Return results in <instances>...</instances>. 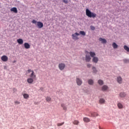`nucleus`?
Listing matches in <instances>:
<instances>
[{
  "label": "nucleus",
  "mask_w": 129,
  "mask_h": 129,
  "mask_svg": "<svg viewBox=\"0 0 129 129\" xmlns=\"http://www.w3.org/2000/svg\"><path fill=\"white\" fill-rule=\"evenodd\" d=\"M86 15L89 18H93V19L96 18V14L91 12L89 9L86 10Z\"/></svg>",
  "instance_id": "nucleus-1"
},
{
  "label": "nucleus",
  "mask_w": 129,
  "mask_h": 129,
  "mask_svg": "<svg viewBox=\"0 0 129 129\" xmlns=\"http://www.w3.org/2000/svg\"><path fill=\"white\" fill-rule=\"evenodd\" d=\"M80 34L77 32H76L74 34H73L72 35V38L73 40H78L79 38H78V36H79Z\"/></svg>",
  "instance_id": "nucleus-2"
},
{
  "label": "nucleus",
  "mask_w": 129,
  "mask_h": 129,
  "mask_svg": "<svg viewBox=\"0 0 129 129\" xmlns=\"http://www.w3.org/2000/svg\"><path fill=\"white\" fill-rule=\"evenodd\" d=\"M66 67V66L65 65V63H60L58 64V68L61 71L64 70Z\"/></svg>",
  "instance_id": "nucleus-3"
},
{
  "label": "nucleus",
  "mask_w": 129,
  "mask_h": 129,
  "mask_svg": "<svg viewBox=\"0 0 129 129\" xmlns=\"http://www.w3.org/2000/svg\"><path fill=\"white\" fill-rule=\"evenodd\" d=\"M37 25L38 29H41V28H43V27H44V24H43V23L40 21L37 22Z\"/></svg>",
  "instance_id": "nucleus-4"
},
{
  "label": "nucleus",
  "mask_w": 129,
  "mask_h": 129,
  "mask_svg": "<svg viewBox=\"0 0 129 129\" xmlns=\"http://www.w3.org/2000/svg\"><path fill=\"white\" fill-rule=\"evenodd\" d=\"M76 82H77V85H78L79 86H80V85L82 84V80H81V79L78 78H77L76 79Z\"/></svg>",
  "instance_id": "nucleus-5"
},
{
  "label": "nucleus",
  "mask_w": 129,
  "mask_h": 129,
  "mask_svg": "<svg viewBox=\"0 0 129 129\" xmlns=\"http://www.w3.org/2000/svg\"><path fill=\"white\" fill-rule=\"evenodd\" d=\"M1 60H2L3 62H7V61L9 60V58L7 56V55H3L1 57Z\"/></svg>",
  "instance_id": "nucleus-6"
},
{
  "label": "nucleus",
  "mask_w": 129,
  "mask_h": 129,
  "mask_svg": "<svg viewBox=\"0 0 129 129\" xmlns=\"http://www.w3.org/2000/svg\"><path fill=\"white\" fill-rule=\"evenodd\" d=\"M29 76L31 77V78H33V79H36V76L34 71H32V73Z\"/></svg>",
  "instance_id": "nucleus-7"
},
{
  "label": "nucleus",
  "mask_w": 129,
  "mask_h": 129,
  "mask_svg": "<svg viewBox=\"0 0 129 129\" xmlns=\"http://www.w3.org/2000/svg\"><path fill=\"white\" fill-rule=\"evenodd\" d=\"M34 79H33V78H29L27 79V81L29 84H32V83L34 82Z\"/></svg>",
  "instance_id": "nucleus-8"
},
{
  "label": "nucleus",
  "mask_w": 129,
  "mask_h": 129,
  "mask_svg": "<svg viewBox=\"0 0 129 129\" xmlns=\"http://www.w3.org/2000/svg\"><path fill=\"white\" fill-rule=\"evenodd\" d=\"M117 106L119 109H122V108H123V105L120 102L117 103Z\"/></svg>",
  "instance_id": "nucleus-9"
},
{
  "label": "nucleus",
  "mask_w": 129,
  "mask_h": 129,
  "mask_svg": "<svg viewBox=\"0 0 129 129\" xmlns=\"http://www.w3.org/2000/svg\"><path fill=\"white\" fill-rule=\"evenodd\" d=\"M99 41H100V42H101V43L102 44H106V43H107L106 39H105L104 38H100L99 39Z\"/></svg>",
  "instance_id": "nucleus-10"
},
{
  "label": "nucleus",
  "mask_w": 129,
  "mask_h": 129,
  "mask_svg": "<svg viewBox=\"0 0 129 129\" xmlns=\"http://www.w3.org/2000/svg\"><path fill=\"white\" fill-rule=\"evenodd\" d=\"M117 82L119 84H121L122 83V78H121L120 77H118L117 78Z\"/></svg>",
  "instance_id": "nucleus-11"
},
{
  "label": "nucleus",
  "mask_w": 129,
  "mask_h": 129,
  "mask_svg": "<svg viewBox=\"0 0 129 129\" xmlns=\"http://www.w3.org/2000/svg\"><path fill=\"white\" fill-rule=\"evenodd\" d=\"M11 12H13L15 14H18V9L16 7H13L11 9Z\"/></svg>",
  "instance_id": "nucleus-12"
},
{
  "label": "nucleus",
  "mask_w": 129,
  "mask_h": 129,
  "mask_svg": "<svg viewBox=\"0 0 129 129\" xmlns=\"http://www.w3.org/2000/svg\"><path fill=\"white\" fill-rule=\"evenodd\" d=\"M85 60L86 62H89L90 60H91V57H90V55L86 54Z\"/></svg>",
  "instance_id": "nucleus-13"
},
{
  "label": "nucleus",
  "mask_w": 129,
  "mask_h": 129,
  "mask_svg": "<svg viewBox=\"0 0 129 129\" xmlns=\"http://www.w3.org/2000/svg\"><path fill=\"white\" fill-rule=\"evenodd\" d=\"M92 61L94 62V63H97V62H98V57L94 56L92 58Z\"/></svg>",
  "instance_id": "nucleus-14"
},
{
  "label": "nucleus",
  "mask_w": 129,
  "mask_h": 129,
  "mask_svg": "<svg viewBox=\"0 0 129 129\" xmlns=\"http://www.w3.org/2000/svg\"><path fill=\"white\" fill-rule=\"evenodd\" d=\"M17 43H18V44H19L20 45H23V44L24 43V40H23V39L21 38H19L17 39Z\"/></svg>",
  "instance_id": "nucleus-15"
},
{
  "label": "nucleus",
  "mask_w": 129,
  "mask_h": 129,
  "mask_svg": "<svg viewBox=\"0 0 129 129\" xmlns=\"http://www.w3.org/2000/svg\"><path fill=\"white\" fill-rule=\"evenodd\" d=\"M31 47V45H30V44L27 42H25L24 43V48H25V49H30Z\"/></svg>",
  "instance_id": "nucleus-16"
},
{
  "label": "nucleus",
  "mask_w": 129,
  "mask_h": 129,
  "mask_svg": "<svg viewBox=\"0 0 129 129\" xmlns=\"http://www.w3.org/2000/svg\"><path fill=\"white\" fill-rule=\"evenodd\" d=\"M99 102L100 104H104L105 103V100L103 98L100 99Z\"/></svg>",
  "instance_id": "nucleus-17"
},
{
  "label": "nucleus",
  "mask_w": 129,
  "mask_h": 129,
  "mask_svg": "<svg viewBox=\"0 0 129 129\" xmlns=\"http://www.w3.org/2000/svg\"><path fill=\"white\" fill-rule=\"evenodd\" d=\"M107 89H108V87L106 85H104L103 87H102V91H106Z\"/></svg>",
  "instance_id": "nucleus-18"
},
{
  "label": "nucleus",
  "mask_w": 129,
  "mask_h": 129,
  "mask_svg": "<svg viewBox=\"0 0 129 129\" xmlns=\"http://www.w3.org/2000/svg\"><path fill=\"white\" fill-rule=\"evenodd\" d=\"M119 96L121 98L125 97V96H126V94L124 92H121L119 94Z\"/></svg>",
  "instance_id": "nucleus-19"
},
{
  "label": "nucleus",
  "mask_w": 129,
  "mask_h": 129,
  "mask_svg": "<svg viewBox=\"0 0 129 129\" xmlns=\"http://www.w3.org/2000/svg\"><path fill=\"white\" fill-rule=\"evenodd\" d=\"M91 116L92 117H96V116H98V114L96 112H93L91 113Z\"/></svg>",
  "instance_id": "nucleus-20"
},
{
  "label": "nucleus",
  "mask_w": 129,
  "mask_h": 129,
  "mask_svg": "<svg viewBox=\"0 0 129 129\" xmlns=\"http://www.w3.org/2000/svg\"><path fill=\"white\" fill-rule=\"evenodd\" d=\"M83 120L84 121H85V122H89L90 121V119H89V118L85 117L83 118Z\"/></svg>",
  "instance_id": "nucleus-21"
},
{
  "label": "nucleus",
  "mask_w": 129,
  "mask_h": 129,
  "mask_svg": "<svg viewBox=\"0 0 129 129\" xmlns=\"http://www.w3.org/2000/svg\"><path fill=\"white\" fill-rule=\"evenodd\" d=\"M89 54H90L91 57H92V58H93V57H95V55H96L95 54V52H92V51H90L89 52Z\"/></svg>",
  "instance_id": "nucleus-22"
},
{
  "label": "nucleus",
  "mask_w": 129,
  "mask_h": 129,
  "mask_svg": "<svg viewBox=\"0 0 129 129\" xmlns=\"http://www.w3.org/2000/svg\"><path fill=\"white\" fill-rule=\"evenodd\" d=\"M112 47L114 49H117V47H118V45L115 43V42H114L112 43Z\"/></svg>",
  "instance_id": "nucleus-23"
},
{
  "label": "nucleus",
  "mask_w": 129,
  "mask_h": 129,
  "mask_svg": "<svg viewBox=\"0 0 129 129\" xmlns=\"http://www.w3.org/2000/svg\"><path fill=\"white\" fill-rule=\"evenodd\" d=\"M88 84H89V85H93V83H94L93 80H92L91 79L89 80L88 81Z\"/></svg>",
  "instance_id": "nucleus-24"
},
{
  "label": "nucleus",
  "mask_w": 129,
  "mask_h": 129,
  "mask_svg": "<svg viewBox=\"0 0 129 129\" xmlns=\"http://www.w3.org/2000/svg\"><path fill=\"white\" fill-rule=\"evenodd\" d=\"M23 97H24V98H25V99H28V98H29V94H24Z\"/></svg>",
  "instance_id": "nucleus-25"
},
{
  "label": "nucleus",
  "mask_w": 129,
  "mask_h": 129,
  "mask_svg": "<svg viewBox=\"0 0 129 129\" xmlns=\"http://www.w3.org/2000/svg\"><path fill=\"white\" fill-rule=\"evenodd\" d=\"M61 106L63 108V110H67V107L65 106V104H61Z\"/></svg>",
  "instance_id": "nucleus-26"
},
{
  "label": "nucleus",
  "mask_w": 129,
  "mask_h": 129,
  "mask_svg": "<svg viewBox=\"0 0 129 129\" xmlns=\"http://www.w3.org/2000/svg\"><path fill=\"white\" fill-rule=\"evenodd\" d=\"M98 83L99 85H103V81L101 80H99L98 81Z\"/></svg>",
  "instance_id": "nucleus-27"
},
{
  "label": "nucleus",
  "mask_w": 129,
  "mask_h": 129,
  "mask_svg": "<svg viewBox=\"0 0 129 129\" xmlns=\"http://www.w3.org/2000/svg\"><path fill=\"white\" fill-rule=\"evenodd\" d=\"M123 48L124 50H125V51H126L127 52H129V47L127 46L124 45Z\"/></svg>",
  "instance_id": "nucleus-28"
},
{
  "label": "nucleus",
  "mask_w": 129,
  "mask_h": 129,
  "mask_svg": "<svg viewBox=\"0 0 129 129\" xmlns=\"http://www.w3.org/2000/svg\"><path fill=\"white\" fill-rule=\"evenodd\" d=\"M80 34L81 35H82V36H86V33H85V32L82 31H80Z\"/></svg>",
  "instance_id": "nucleus-29"
},
{
  "label": "nucleus",
  "mask_w": 129,
  "mask_h": 129,
  "mask_svg": "<svg viewBox=\"0 0 129 129\" xmlns=\"http://www.w3.org/2000/svg\"><path fill=\"white\" fill-rule=\"evenodd\" d=\"M73 123L74 124H76L77 125H78V123H79V121L77 120H75L73 122Z\"/></svg>",
  "instance_id": "nucleus-30"
},
{
  "label": "nucleus",
  "mask_w": 129,
  "mask_h": 129,
  "mask_svg": "<svg viewBox=\"0 0 129 129\" xmlns=\"http://www.w3.org/2000/svg\"><path fill=\"white\" fill-rule=\"evenodd\" d=\"M46 101L49 102V101H51V98L50 97H47L46 98Z\"/></svg>",
  "instance_id": "nucleus-31"
},
{
  "label": "nucleus",
  "mask_w": 129,
  "mask_h": 129,
  "mask_svg": "<svg viewBox=\"0 0 129 129\" xmlns=\"http://www.w3.org/2000/svg\"><path fill=\"white\" fill-rule=\"evenodd\" d=\"M92 70H93V72L94 73H96V72H97V71L96 70V69L95 68V67H93Z\"/></svg>",
  "instance_id": "nucleus-32"
},
{
  "label": "nucleus",
  "mask_w": 129,
  "mask_h": 129,
  "mask_svg": "<svg viewBox=\"0 0 129 129\" xmlns=\"http://www.w3.org/2000/svg\"><path fill=\"white\" fill-rule=\"evenodd\" d=\"M63 124H64V122H62V123H58L57 124V126H61V125H63Z\"/></svg>",
  "instance_id": "nucleus-33"
},
{
  "label": "nucleus",
  "mask_w": 129,
  "mask_h": 129,
  "mask_svg": "<svg viewBox=\"0 0 129 129\" xmlns=\"http://www.w3.org/2000/svg\"><path fill=\"white\" fill-rule=\"evenodd\" d=\"M123 61L124 63H129V59H123Z\"/></svg>",
  "instance_id": "nucleus-34"
},
{
  "label": "nucleus",
  "mask_w": 129,
  "mask_h": 129,
  "mask_svg": "<svg viewBox=\"0 0 129 129\" xmlns=\"http://www.w3.org/2000/svg\"><path fill=\"white\" fill-rule=\"evenodd\" d=\"M31 22L32 23V24H37V21H36L35 20H33Z\"/></svg>",
  "instance_id": "nucleus-35"
},
{
  "label": "nucleus",
  "mask_w": 129,
  "mask_h": 129,
  "mask_svg": "<svg viewBox=\"0 0 129 129\" xmlns=\"http://www.w3.org/2000/svg\"><path fill=\"white\" fill-rule=\"evenodd\" d=\"M32 71H32V70H31V69H28L27 71V72H28V73H31V72L32 73Z\"/></svg>",
  "instance_id": "nucleus-36"
},
{
  "label": "nucleus",
  "mask_w": 129,
  "mask_h": 129,
  "mask_svg": "<svg viewBox=\"0 0 129 129\" xmlns=\"http://www.w3.org/2000/svg\"><path fill=\"white\" fill-rule=\"evenodd\" d=\"M91 30H92L93 31V30H95V27H94L93 26H91Z\"/></svg>",
  "instance_id": "nucleus-37"
},
{
  "label": "nucleus",
  "mask_w": 129,
  "mask_h": 129,
  "mask_svg": "<svg viewBox=\"0 0 129 129\" xmlns=\"http://www.w3.org/2000/svg\"><path fill=\"white\" fill-rule=\"evenodd\" d=\"M62 2L64 3V4H67L68 3V0H62Z\"/></svg>",
  "instance_id": "nucleus-38"
},
{
  "label": "nucleus",
  "mask_w": 129,
  "mask_h": 129,
  "mask_svg": "<svg viewBox=\"0 0 129 129\" xmlns=\"http://www.w3.org/2000/svg\"><path fill=\"white\" fill-rule=\"evenodd\" d=\"M15 104H20V102L18 101H15Z\"/></svg>",
  "instance_id": "nucleus-39"
},
{
  "label": "nucleus",
  "mask_w": 129,
  "mask_h": 129,
  "mask_svg": "<svg viewBox=\"0 0 129 129\" xmlns=\"http://www.w3.org/2000/svg\"><path fill=\"white\" fill-rule=\"evenodd\" d=\"M87 67H88V68H90L91 67V64H87Z\"/></svg>",
  "instance_id": "nucleus-40"
},
{
  "label": "nucleus",
  "mask_w": 129,
  "mask_h": 129,
  "mask_svg": "<svg viewBox=\"0 0 129 129\" xmlns=\"http://www.w3.org/2000/svg\"><path fill=\"white\" fill-rule=\"evenodd\" d=\"M13 90L14 91V92H17V89H16V88H14L13 89Z\"/></svg>",
  "instance_id": "nucleus-41"
},
{
  "label": "nucleus",
  "mask_w": 129,
  "mask_h": 129,
  "mask_svg": "<svg viewBox=\"0 0 129 129\" xmlns=\"http://www.w3.org/2000/svg\"><path fill=\"white\" fill-rule=\"evenodd\" d=\"M16 60H14L13 61V63H16Z\"/></svg>",
  "instance_id": "nucleus-42"
}]
</instances>
